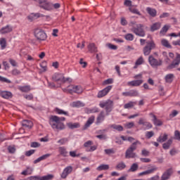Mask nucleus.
Masks as SVG:
<instances>
[{"instance_id": "ea45409f", "label": "nucleus", "mask_w": 180, "mask_h": 180, "mask_svg": "<svg viewBox=\"0 0 180 180\" xmlns=\"http://www.w3.org/2000/svg\"><path fill=\"white\" fill-rule=\"evenodd\" d=\"M109 169V165H101L97 167V171H106Z\"/></svg>"}, {"instance_id": "6e6d98bb", "label": "nucleus", "mask_w": 180, "mask_h": 180, "mask_svg": "<svg viewBox=\"0 0 180 180\" xmlns=\"http://www.w3.org/2000/svg\"><path fill=\"white\" fill-rule=\"evenodd\" d=\"M174 140H177L178 141H180V131L178 130H176L174 131Z\"/></svg>"}, {"instance_id": "69168bd1", "label": "nucleus", "mask_w": 180, "mask_h": 180, "mask_svg": "<svg viewBox=\"0 0 180 180\" xmlns=\"http://www.w3.org/2000/svg\"><path fill=\"white\" fill-rule=\"evenodd\" d=\"M124 126L126 129H131L134 127V122H127Z\"/></svg>"}, {"instance_id": "4be33fe9", "label": "nucleus", "mask_w": 180, "mask_h": 180, "mask_svg": "<svg viewBox=\"0 0 180 180\" xmlns=\"http://www.w3.org/2000/svg\"><path fill=\"white\" fill-rule=\"evenodd\" d=\"M166 140H168V134H167V133L160 134L157 139L158 143H165Z\"/></svg>"}, {"instance_id": "7ed1b4c3", "label": "nucleus", "mask_w": 180, "mask_h": 180, "mask_svg": "<svg viewBox=\"0 0 180 180\" xmlns=\"http://www.w3.org/2000/svg\"><path fill=\"white\" fill-rule=\"evenodd\" d=\"M138 144L140 145L141 143L139 141H136L129 146V148L126 150L125 158H136V157H137V155L134 151L137 150Z\"/></svg>"}, {"instance_id": "774afa93", "label": "nucleus", "mask_w": 180, "mask_h": 180, "mask_svg": "<svg viewBox=\"0 0 180 180\" xmlns=\"http://www.w3.org/2000/svg\"><path fill=\"white\" fill-rule=\"evenodd\" d=\"M29 180H40V176H31L27 178Z\"/></svg>"}, {"instance_id": "2f4dec72", "label": "nucleus", "mask_w": 180, "mask_h": 180, "mask_svg": "<svg viewBox=\"0 0 180 180\" xmlns=\"http://www.w3.org/2000/svg\"><path fill=\"white\" fill-rule=\"evenodd\" d=\"M161 28L160 22H155L150 27V31L155 32V30H158Z\"/></svg>"}, {"instance_id": "c9c22d12", "label": "nucleus", "mask_w": 180, "mask_h": 180, "mask_svg": "<svg viewBox=\"0 0 180 180\" xmlns=\"http://www.w3.org/2000/svg\"><path fill=\"white\" fill-rule=\"evenodd\" d=\"M139 169V165L137 163H134L131 165V167L129 169L128 172H136Z\"/></svg>"}, {"instance_id": "8fccbe9b", "label": "nucleus", "mask_w": 180, "mask_h": 180, "mask_svg": "<svg viewBox=\"0 0 180 180\" xmlns=\"http://www.w3.org/2000/svg\"><path fill=\"white\" fill-rule=\"evenodd\" d=\"M56 112L58 115H65V116H68V112L64 111L60 108H56Z\"/></svg>"}, {"instance_id": "37998d69", "label": "nucleus", "mask_w": 180, "mask_h": 180, "mask_svg": "<svg viewBox=\"0 0 180 180\" xmlns=\"http://www.w3.org/2000/svg\"><path fill=\"white\" fill-rule=\"evenodd\" d=\"M32 172L33 169L28 167L26 170H24L21 172V175H32Z\"/></svg>"}, {"instance_id": "58836bf2", "label": "nucleus", "mask_w": 180, "mask_h": 180, "mask_svg": "<svg viewBox=\"0 0 180 180\" xmlns=\"http://www.w3.org/2000/svg\"><path fill=\"white\" fill-rule=\"evenodd\" d=\"M0 46L1 47V50H5V49H6V39L5 38L0 39Z\"/></svg>"}, {"instance_id": "bf43d9fd", "label": "nucleus", "mask_w": 180, "mask_h": 180, "mask_svg": "<svg viewBox=\"0 0 180 180\" xmlns=\"http://www.w3.org/2000/svg\"><path fill=\"white\" fill-rule=\"evenodd\" d=\"M143 126L146 127V128H144V130H147L148 129L153 128V124H151V123H150L148 122H146L145 124H143Z\"/></svg>"}, {"instance_id": "a878e982", "label": "nucleus", "mask_w": 180, "mask_h": 180, "mask_svg": "<svg viewBox=\"0 0 180 180\" xmlns=\"http://www.w3.org/2000/svg\"><path fill=\"white\" fill-rule=\"evenodd\" d=\"M50 120H52V122H65V117H58L57 115H51L50 117Z\"/></svg>"}, {"instance_id": "c756f323", "label": "nucleus", "mask_w": 180, "mask_h": 180, "mask_svg": "<svg viewBox=\"0 0 180 180\" xmlns=\"http://www.w3.org/2000/svg\"><path fill=\"white\" fill-rule=\"evenodd\" d=\"M68 127L69 129H71L72 130L74 129H78L81 127V125L78 122L72 123V122H69L67 124Z\"/></svg>"}, {"instance_id": "c85d7f7f", "label": "nucleus", "mask_w": 180, "mask_h": 180, "mask_svg": "<svg viewBox=\"0 0 180 180\" xmlns=\"http://www.w3.org/2000/svg\"><path fill=\"white\" fill-rule=\"evenodd\" d=\"M23 127H26L27 129H31L33 127V122L30 120H24L22 123Z\"/></svg>"}, {"instance_id": "473e14b6", "label": "nucleus", "mask_w": 180, "mask_h": 180, "mask_svg": "<svg viewBox=\"0 0 180 180\" xmlns=\"http://www.w3.org/2000/svg\"><path fill=\"white\" fill-rule=\"evenodd\" d=\"M73 89H74V94H78L79 95L82 94V92H84V89L81 86H75V88Z\"/></svg>"}, {"instance_id": "0e129e2a", "label": "nucleus", "mask_w": 180, "mask_h": 180, "mask_svg": "<svg viewBox=\"0 0 180 180\" xmlns=\"http://www.w3.org/2000/svg\"><path fill=\"white\" fill-rule=\"evenodd\" d=\"M109 84H113V79H108L103 82V85H109Z\"/></svg>"}, {"instance_id": "aec40b11", "label": "nucleus", "mask_w": 180, "mask_h": 180, "mask_svg": "<svg viewBox=\"0 0 180 180\" xmlns=\"http://www.w3.org/2000/svg\"><path fill=\"white\" fill-rule=\"evenodd\" d=\"M0 96L4 99H10V98H12V93L11 91H0Z\"/></svg>"}, {"instance_id": "3c124183", "label": "nucleus", "mask_w": 180, "mask_h": 180, "mask_svg": "<svg viewBox=\"0 0 180 180\" xmlns=\"http://www.w3.org/2000/svg\"><path fill=\"white\" fill-rule=\"evenodd\" d=\"M68 138H62L61 139L58 141V144H60V146H64V144H65V143H68Z\"/></svg>"}, {"instance_id": "e433bc0d", "label": "nucleus", "mask_w": 180, "mask_h": 180, "mask_svg": "<svg viewBox=\"0 0 180 180\" xmlns=\"http://www.w3.org/2000/svg\"><path fill=\"white\" fill-rule=\"evenodd\" d=\"M75 88V86L70 85V86H68L63 91H64V92H68V94H71V95H72V94H74V89Z\"/></svg>"}, {"instance_id": "f8f14e48", "label": "nucleus", "mask_w": 180, "mask_h": 180, "mask_svg": "<svg viewBox=\"0 0 180 180\" xmlns=\"http://www.w3.org/2000/svg\"><path fill=\"white\" fill-rule=\"evenodd\" d=\"M71 172H72V167L68 166L64 169L60 176L63 179H65V178H67V176H68Z\"/></svg>"}, {"instance_id": "864d4df0", "label": "nucleus", "mask_w": 180, "mask_h": 180, "mask_svg": "<svg viewBox=\"0 0 180 180\" xmlns=\"http://www.w3.org/2000/svg\"><path fill=\"white\" fill-rule=\"evenodd\" d=\"M169 29V26L165 25L160 30V34H165L167 32H168Z\"/></svg>"}, {"instance_id": "4d7b16f0", "label": "nucleus", "mask_w": 180, "mask_h": 180, "mask_svg": "<svg viewBox=\"0 0 180 180\" xmlns=\"http://www.w3.org/2000/svg\"><path fill=\"white\" fill-rule=\"evenodd\" d=\"M0 81L1 82H6V84H11L12 82L8 79H6V77H4L2 76H0Z\"/></svg>"}, {"instance_id": "f03ea898", "label": "nucleus", "mask_w": 180, "mask_h": 180, "mask_svg": "<svg viewBox=\"0 0 180 180\" xmlns=\"http://www.w3.org/2000/svg\"><path fill=\"white\" fill-rule=\"evenodd\" d=\"M129 25L132 27L131 32L136 36H139V37L146 36V31H144V25L143 24H137L136 21H131Z\"/></svg>"}, {"instance_id": "cd10ccee", "label": "nucleus", "mask_w": 180, "mask_h": 180, "mask_svg": "<svg viewBox=\"0 0 180 180\" xmlns=\"http://www.w3.org/2000/svg\"><path fill=\"white\" fill-rule=\"evenodd\" d=\"M51 154L47 153L45 155H43L42 156L38 158L37 160L34 161V164H37L38 162H40V161H43V160H46V158H49Z\"/></svg>"}, {"instance_id": "39448f33", "label": "nucleus", "mask_w": 180, "mask_h": 180, "mask_svg": "<svg viewBox=\"0 0 180 180\" xmlns=\"http://www.w3.org/2000/svg\"><path fill=\"white\" fill-rule=\"evenodd\" d=\"M99 106L101 108H105L106 116H109V113L113 110V101L108 100L105 102L101 103Z\"/></svg>"}, {"instance_id": "de8ad7c7", "label": "nucleus", "mask_w": 180, "mask_h": 180, "mask_svg": "<svg viewBox=\"0 0 180 180\" xmlns=\"http://www.w3.org/2000/svg\"><path fill=\"white\" fill-rule=\"evenodd\" d=\"M21 92H29L30 91V86H20L18 88Z\"/></svg>"}, {"instance_id": "412c9836", "label": "nucleus", "mask_w": 180, "mask_h": 180, "mask_svg": "<svg viewBox=\"0 0 180 180\" xmlns=\"http://www.w3.org/2000/svg\"><path fill=\"white\" fill-rule=\"evenodd\" d=\"M58 151L60 153V155L62 157H68V151H67V148L64 146H60L58 148Z\"/></svg>"}, {"instance_id": "dca6fc26", "label": "nucleus", "mask_w": 180, "mask_h": 180, "mask_svg": "<svg viewBox=\"0 0 180 180\" xmlns=\"http://www.w3.org/2000/svg\"><path fill=\"white\" fill-rule=\"evenodd\" d=\"M143 82V81L142 79L133 80V81L129 82L127 83V85H129V86H140V85H141Z\"/></svg>"}, {"instance_id": "09e8293b", "label": "nucleus", "mask_w": 180, "mask_h": 180, "mask_svg": "<svg viewBox=\"0 0 180 180\" xmlns=\"http://www.w3.org/2000/svg\"><path fill=\"white\" fill-rule=\"evenodd\" d=\"M126 168V164L124 162H120L116 166L117 169H124Z\"/></svg>"}, {"instance_id": "ddd939ff", "label": "nucleus", "mask_w": 180, "mask_h": 180, "mask_svg": "<svg viewBox=\"0 0 180 180\" xmlns=\"http://www.w3.org/2000/svg\"><path fill=\"white\" fill-rule=\"evenodd\" d=\"M139 95H140V94L139 93V91L134 90V89L122 93L123 96L134 97V96H139Z\"/></svg>"}, {"instance_id": "393cba45", "label": "nucleus", "mask_w": 180, "mask_h": 180, "mask_svg": "<svg viewBox=\"0 0 180 180\" xmlns=\"http://www.w3.org/2000/svg\"><path fill=\"white\" fill-rule=\"evenodd\" d=\"M157 169H158V168H157L156 167H153L150 169H148L145 172L139 173V176H143V175H149V174H153V172H154V171H157Z\"/></svg>"}, {"instance_id": "052dcab7", "label": "nucleus", "mask_w": 180, "mask_h": 180, "mask_svg": "<svg viewBox=\"0 0 180 180\" xmlns=\"http://www.w3.org/2000/svg\"><path fill=\"white\" fill-rule=\"evenodd\" d=\"M154 136V131H147L146 133V139H151Z\"/></svg>"}, {"instance_id": "4c0bfd02", "label": "nucleus", "mask_w": 180, "mask_h": 180, "mask_svg": "<svg viewBox=\"0 0 180 180\" xmlns=\"http://www.w3.org/2000/svg\"><path fill=\"white\" fill-rule=\"evenodd\" d=\"M136 102L129 101V103L124 104V109H131V108L134 107V105H136Z\"/></svg>"}, {"instance_id": "20e7f679", "label": "nucleus", "mask_w": 180, "mask_h": 180, "mask_svg": "<svg viewBox=\"0 0 180 180\" xmlns=\"http://www.w3.org/2000/svg\"><path fill=\"white\" fill-rule=\"evenodd\" d=\"M53 81H55L56 82H63V84L65 82H71L72 79L70 77H64V75L63 73H56L52 77Z\"/></svg>"}, {"instance_id": "5701e85b", "label": "nucleus", "mask_w": 180, "mask_h": 180, "mask_svg": "<svg viewBox=\"0 0 180 180\" xmlns=\"http://www.w3.org/2000/svg\"><path fill=\"white\" fill-rule=\"evenodd\" d=\"M11 32H12V28L10 25H6L0 30L1 34H6V33H11Z\"/></svg>"}, {"instance_id": "1a4fd4ad", "label": "nucleus", "mask_w": 180, "mask_h": 180, "mask_svg": "<svg viewBox=\"0 0 180 180\" xmlns=\"http://www.w3.org/2000/svg\"><path fill=\"white\" fill-rule=\"evenodd\" d=\"M49 124L52 129H56V130H64L65 129V125L61 122H56L50 120Z\"/></svg>"}, {"instance_id": "72a5a7b5", "label": "nucleus", "mask_w": 180, "mask_h": 180, "mask_svg": "<svg viewBox=\"0 0 180 180\" xmlns=\"http://www.w3.org/2000/svg\"><path fill=\"white\" fill-rule=\"evenodd\" d=\"M111 129L117 130V131H123V127L122 125L113 124L110 126Z\"/></svg>"}, {"instance_id": "5fc2aeb1", "label": "nucleus", "mask_w": 180, "mask_h": 180, "mask_svg": "<svg viewBox=\"0 0 180 180\" xmlns=\"http://www.w3.org/2000/svg\"><path fill=\"white\" fill-rule=\"evenodd\" d=\"M129 10L131 12V13H135V15H139V16H141V13L137 8H129Z\"/></svg>"}, {"instance_id": "f257e3e1", "label": "nucleus", "mask_w": 180, "mask_h": 180, "mask_svg": "<svg viewBox=\"0 0 180 180\" xmlns=\"http://www.w3.org/2000/svg\"><path fill=\"white\" fill-rule=\"evenodd\" d=\"M141 46L146 45L143 49V53L144 56H150L151 53V50H154L155 49L156 45L154 40L151 39L150 41H147L146 39H140Z\"/></svg>"}, {"instance_id": "6ab92c4d", "label": "nucleus", "mask_w": 180, "mask_h": 180, "mask_svg": "<svg viewBox=\"0 0 180 180\" xmlns=\"http://www.w3.org/2000/svg\"><path fill=\"white\" fill-rule=\"evenodd\" d=\"M146 12L152 18H155L157 16V10H155V8H153L151 7H147L146 8Z\"/></svg>"}, {"instance_id": "423d86ee", "label": "nucleus", "mask_w": 180, "mask_h": 180, "mask_svg": "<svg viewBox=\"0 0 180 180\" xmlns=\"http://www.w3.org/2000/svg\"><path fill=\"white\" fill-rule=\"evenodd\" d=\"M148 63L153 68H157L158 67H161V65H162V60H157L153 55L149 56Z\"/></svg>"}, {"instance_id": "6e6552de", "label": "nucleus", "mask_w": 180, "mask_h": 180, "mask_svg": "<svg viewBox=\"0 0 180 180\" xmlns=\"http://www.w3.org/2000/svg\"><path fill=\"white\" fill-rule=\"evenodd\" d=\"M34 36L37 40L39 41H44L47 39V34L43 30L37 29L34 31Z\"/></svg>"}, {"instance_id": "0eeeda50", "label": "nucleus", "mask_w": 180, "mask_h": 180, "mask_svg": "<svg viewBox=\"0 0 180 180\" xmlns=\"http://www.w3.org/2000/svg\"><path fill=\"white\" fill-rule=\"evenodd\" d=\"M39 4V8H42L45 11H52L53 4L47 2V0H34Z\"/></svg>"}, {"instance_id": "a211bd4d", "label": "nucleus", "mask_w": 180, "mask_h": 180, "mask_svg": "<svg viewBox=\"0 0 180 180\" xmlns=\"http://www.w3.org/2000/svg\"><path fill=\"white\" fill-rule=\"evenodd\" d=\"M94 122H95V116L92 115L86 121V124L84 126L83 129L86 130V129H88V127H89V126H91V124L94 123Z\"/></svg>"}, {"instance_id": "49530a36", "label": "nucleus", "mask_w": 180, "mask_h": 180, "mask_svg": "<svg viewBox=\"0 0 180 180\" xmlns=\"http://www.w3.org/2000/svg\"><path fill=\"white\" fill-rule=\"evenodd\" d=\"M53 178H54V175L47 174L46 176L40 177V180H53Z\"/></svg>"}, {"instance_id": "b1692460", "label": "nucleus", "mask_w": 180, "mask_h": 180, "mask_svg": "<svg viewBox=\"0 0 180 180\" xmlns=\"http://www.w3.org/2000/svg\"><path fill=\"white\" fill-rule=\"evenodd\" d=\"M88 50L90 53H98V48L94 43H91L88 45Z\"/></svg>"}, {"instance_id": "a19ab883", "label": "nucleus", "mask_w": 180, "mask_h": 180, "mask_svg": "<svg viewBox=\"0 0 180 180\" xmlns=\"http://www.w3.org/2000/svg\"><path fill=\"white\" fill-rule=\"evenodd\" d=\"M174 79V75L173 74H169L165 76V81L166 82H168L169 84H171Z\"/></svg>"}, {"instance_id": "7c9ffc66", "label": "nucleus", "mask_w": 180, "mask_h": 180, "mask_svg": "<svg viewBox=\"0 0 180 180\" xmlns=\"http://www.w3.org/2000/svg\"><path fill=\"white\" fill-rule=\"evenodd\" d=\"M172 139H169L166 143H164L162 144V148L164 150H168L169 149V147L172 145Z\"/></svg>"}, {"instance_id": "f3484780", "label": "nucleus", "mask_w": 180, "mask_h": 180, "mask_svg": "<svg viewBox=\"0 0 180 180\" xmlns=\"http://www.w3.org/2000/svg\"><path fill=\"white\" fill-rule=\"evenodd\" d=\"M106 115L105 114V111H101L96 118V124H99V123H102L103 120H105Z\"/></svg>"}, {"instance_id": "9b49d317", "label": "nucleus", "mask_w": 180, "mask_h": 180, "mask_svg": "<svg viewBox=\"0 0 180 180\" xmlns=\"http://www.w3.org/2000/svg\"><path fill=\"white\" fill-rule=\"evenodd\" d=\"M111 89H112V86H108L107 87H105V89H103V90L98 92L97 96L98 98H103V96H106V95L109 94Z\"/></svg>"}, {"instance_id": "79ce46f5", "label": "nucleus", "mask_w": 180, "mask_h": 180, "mask_svg": "<svg viewBox=\"0 0 180 180\" xmlns=\"http://www.w3.org/2000/svg\"><path fill=\"white\" fill-rule=\"evenodd\" d=\"M144 63V59L143 58V56H141L135 63V66L134 67V69L137 68V65H141Z\"/></svg>"}, {"instance_id": "13d9d810", "label": "nucleus", "mask_w": 180, "mask_h": 180, "mask_svg": "<svg viewBox=\"0 0 180 180\" xmlns=\"http://www.w3.org/2000/svg\"><path fill=\"white\" fill-rule=\"evenodd\" d=\"M104 151L105 154H107V155H110V154H115V150L113 148L105 149Z\"/></svg>"}, {"instance_id": "bb28decb", "label": "nucleus", "mask_w": 180, "mask_h": 180, "mask_svg": "<svg viewBox=\"0 0 180 180\" xmlns=\"http://www.w3.org/2000/svg\"><path fill=\"white\" fill-rule=\"evenodd\" d=\"M27 18L29 20L32 22L34 19H37V18H44V15L40 14V13H37L34 14H32V15H30Z\"/></svg>"}, {"instance_id": "2eb2a0df", "label": "nucleus", "mask_w": 180, "mask_h": 180, "mask_svg": "<svg viewBox=\"0 0 180 180\" xmlns=\"http://www.w3.org/2000/svg\"><path fill=\"white\" fill-rule=\"evenodd\" d=\"M149 115L153 117L152 122H153V124L155 126H162V121L160 120H158L155 115H154L153 112H150Z\"/></svg>"}, {"instance_id": "e2e57ef3", "label": "nucleus", "mask_w": 180, "mask_h": 180, "mask_svg": "<svg viewBox=\"0 0 180 180\" xmlns=\"http://www.w3.org/2000/svg\"><path fill=\"white\" fill-rule=\"evenodd\" d=\"M141 155H143V157H148V155H150V151L143 149L141 151Z\"/></svg>"}, {"instance_id": "f704fd0d", "label": "nucleus", "mask_w": 180, "mask_h": 180, "mask_svg": "<svg viewBox=\"0 0 180 180\" xmlns=\"http://www.w3.org/2000/svg\"><path fill=\"white\" fill-rule=\"evenodd\" d=\"M161 44L164 47H166L167 49H172V46L169 44V42L167 39H162L161 40Z\"/></svg>"}, {"instance_id": "603ef678", "label": "nucleus", "mask_w": 180, "mask_h": 180, "mask_svg": "<svg viewBox=\"0 0 180 180\" xmlns=\"http://www.w3.org/2000/svg\"><path fill=\"white\" fill-rule=\"evenodd\" d=\"M125 39L129 41H133L134 40V35L133 34H127L125 35Z\"/></svg>"}, {"instance_id": "338daca9", "label": "nucleus", "mask_w": 180, "mask_h": 180, "mask_svg": "<svg viewBox=\"0 0 180 180\" xmlns=\"http://www.w3.org/2000/svg\"><path fill=\"white\" fill-rule=\"evenodd\" d=\"M11 74L13 75H20V70L18 69H14L12 70Z\"/></svg>"}, {"instance_id": "680f3d73", "label": "nucleus", "mask_w": 180, "mask_h": 180, "mask_svg": "<svg viewBox=\"0 0 180 180\" xmlns=\"http://www.w3.org/2000/svg\"><path fill=\"white\" fill-rule=\"evenodd\" d=\"M8 153H10L11 154H13L15 153V151H16V148H15V146H8Z\"/></svg>"}, {"instance_id": "4468645a", "label": "nucleus", "mask_w": 180, "mask_h": 180, "mask_svg": "<svg viewBox=\"0 0 180 180\" xmlns=\"http://www.w3.org/2000/svg\"><path fill=\"white\" fill-rule=\"evenodd\" d=\"M172 168L167 169L162 175L161 180L169 179V178H171V176L172 175Z\"/></svg>"}, {"instance_id": "9d476101", "label": "nucleus", "mask_w": 180, "mask_h": 180, "mask_svg": "<svg viewBox=\"0 0 180 180\" xmlns=\"http://www.w3.org/2000/svg\"><path fill=\"white\" fill-rule=\"evenodd\" d=\"M176 58L172 62L170 65H169L167 68V70H172L174 68H176L178 65L180 64V54L176 53Z\"/></svg>"}, {"instance_id": "c03bdc74", "label": "nucleus", "mask_w": 180, "mask_h": 180, "mask_svg": "<svg viewBox=\"0 0 180 180\" xmlns=\"http://www.w3.org/2000/svg\"><path fill=\"white\" fill-rule=\"evenodd\" d=\"M85 106V105L81 101H76L72 103L73 108H82Z\"/></svg>"}, {"instance_id": "a18cd8bd", "label": "nucleus", "mask_w": 180, "mask_h": 180, "mask_svg": "<svg viewBox=\"0 0 180 180\" xmlns=\"http://www.w3.org/2000/svg\"><path fill=\"white\" fill-rule=\"evenodd\" d=\"M99 112V109L98 108H94L92 109L86 108V113L89 115V113H98Z\"/></svg>"}]
</instances>
